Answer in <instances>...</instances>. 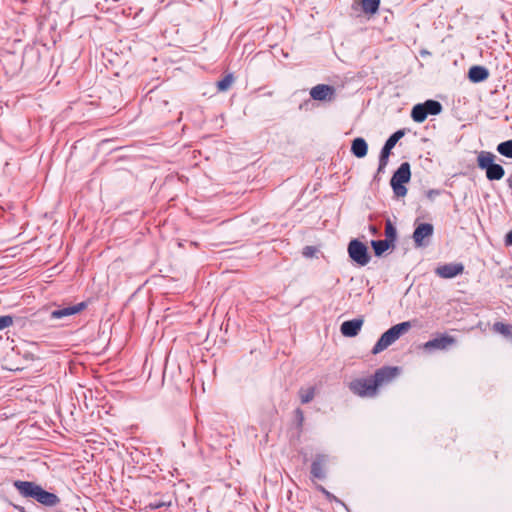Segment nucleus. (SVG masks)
I'll return each mask as SVG.
<instances>
[{
  "mask_svg": "<svg viewBox=\"0 0 512 512\" xmlns=\"http://www.w3.org/2000/svg\"><path fill=\"white\" fill-rule=\"evenodd\" d=\"M317 489L325 496V498L329 501V502H335L337 504H340L341 506L343 507H346L345 503L340 500L338 497H336L335 495H333L331 492H329L325 487H323L322 485H318L317 486Z\"/></svg>",
  "mask_w": 512,
  "mask_h": 512,
  "instance_id": "26",
  "label": "nucleus"
},
{
  "mask_svg": "<svg viewBox=\"0 0 512 512\" xmlns=\"http://www.w3.org/2000/svg\"><path fill=\"white\" fill-rule=\"evenodd\" d=\"M349 388L355 395L360 397H374L377 394V388L372 376L351 381Z\"/></svg>",
  "mask_w": 512,
  "mask_h": 512,
  "instance_id": "6",
  "label": "nucleus"
},
{
  "mask_svg": "<svg viewBox=\"0 0 512 512\" xmlns=\"http://www.w3.org/2000/svg\"><path fill=\"white\" fill-rule=\"evenodd\" d=\"M496 156L489 151H481L477 156V165L486 171V177L490 181L500 180L505 175V170L500 164L494 163Z\"/></svg>",
  "mask_w": 512,
  "mask_h": 512,
  "instance_id": "3",
  "label": "nucleus"
},
{
  "mask_svg": "<svg viewBox=\"0 0 512 512\" xmlns=\"http://www.w3.org/2000/svg\"><path fill=\"white\" fill-rule=\"evenodd\" d=\"M335 95V88L327 84H318L310 90L311 98L317 101H332Z\"/></svg>",
  "mask_w": 512,
  "mask_h": 512,
  "instance_id": "11",
  "label": "nucleus"
},
{
  "mask_svg": "<svg viewBox=\"0 0 512 512\" xmlns=\"http://www.w3.org/2000/svg\"><path fill=\"white\" fill-rule=\"evenodd\" d=\"M234 81V77L232 74L226 75L223 79L217 82V88L219 91L228 90Z\"/></svg>",
  "mask_w": 512,
  "mask_h": 512,
  "instance_id": "27",
  "label": "nucleus"
},
{
  "mask_svg": "<svg viewBox=\"0 0 512 512\" xmlns=\"http://www.w3.org/2000/svg\"><path fill=\"white\" fill-rule=\"evenodd\" d=\"M363 323L364 320L362 318L344 321L340 326V331L346 337H355L359 334Z\"/></svg>",
  "mask_w": 512,
  "mask_h": 512,
  "instance_id": "14",
  "label": "nucleus"
},
{
  "mask_svg": "<svg viewBox=\"0 0 512 512\" xmlns=\"http://www.w3.org/2000/svg\"><path fill=\"white\" fill-rule=\"evenodd\" d=\"M456 343V339L447 334H441L440 336L433 338L424 343L423 348L426 351L433 350H447Z\"/></svg>",
  "mask_w": 512,
  "mask_h": 512,
  "instance_id": "10",
  "label": "nucleus"
},
{
  "mask_svg": "<svg viewBox=\"0 0 512 512\" xmlns=\"http://www.w3.org/2000/svg\"><path fill=\"white\" fill-rule=\"evenodd\" d=\"M464 271V266L461 263H450L439 266L436 269V274L441 278L449 279L453 278Z\"/></svg>",
  "mask_w": 512,
  "mask_h": 512,
  "instance_id": "15",
  "label": "nucleus"
},
{
  "mask_svg": "<svg viewBox=\"0 0 512 512\" xmlns=\"http://www.w3.org/2000/svg\"><path fill=\"white\" fill-rule=\"evenodd\" d=\"M427 112L423 104H417L411 111L412 119L417 123H422L427 118Z\"/></svg>",
  "mask_w": 512,
  "mask_h": 512,
  "instance_id": "18",
  "label": "nucleus"
},
{
  "mask_svg": "<svg viewBox=\"0 0 512 512\" xmlns=\"http://www.w3.org/2000/svg\"><path fill=\"white\" fill-rule=\"evenodd\" d=\"M21 512H25L24 508H21Z\"/></svg>",
  "mask_w": 512,
  "mask_h": 512,
  "instance_id": "35",
  "label": "nucleus"
},
{
  "mask_svg": "<svg viewBox=\"0 0 512 512\" xmlns=\"http://www.w3.org/2000/svg\"><path fill=\"white\" fill-rule=\"evenodd\" d=\"M14 486L23 497H31L45 506H55L60 502L59 497L51 492L45 491L41 486L29 481H15Z\"/></svg>",
  "mask_w": 512,
  "mask_h": 512,
  "instance_id": "1",
  "label": "nucleus"
},
{
  "mask_svg": "<svg viewBox=\"0 0 512 512\" xmlns=\"http://www.w3.org/2000/svg\"><path fill=\"white\" fill-rule=\"evenodd\" d=\"M295 415H296L298 426L302 427L303 422H304V413H303V411L300 408H297L295 410Z\"/></svg>",
  "mask_w": 512,
  "mask_h": 512,
  "instance_id": "29",
  "label": "nucleus"
},
{
  "mask_svg": "<svg viewBox=\"0 0 512 512\" xmlns=\"http://www.w3.org/2000/svg\"><path fill=\"white\" fill-rule=\"evenodd\" d=\"M489 77V71L484 66L475 65L472 66L468 71V78L473 83H480L487 80Z\"/></svg>",
  "mask_w": 512,
  "mask_h": 512,
  "instance_id": "16",
  "label": "nucleus"
},
{
  "mask_svg": "<svg viewBox=\"0 0 512 512\" xmlns=\"http://www.w3.org/2000/svg\"><path fill=\"white\" fill-rule=\"evenodd\" d=\"M368 145L365 139L358 137L352 141L351 152L357 158H363L367 155Z\"/></svg>",
  "mask_w": 512,
  "mask_h": 512,
  "instance_id": "17",
  "label": "nucleus"
},
{
  "mask_svg": "<svg viewBox=\"0 0 512 512\" xmlns=\"http://www.w3.org/2000/svg\"><path fill=\"white\" fill-rule=\"evenodd\" d=\"M385 236L386 238L384 240L388 241L392 247H394V243L397 238V231L390 220H387L385 223Z\"/></svg>",
  "mask_w": 512,
  "mask_h": 512,
  "instance_id": "22",
  "label": "nucleus"
},
{
  "mask_svg": "<svg viewBox=\"0 0 512 512\" xmlns=\"http://www.w3.org/2000/svg\"><path fill=\"white\" fill-rule=\"evenodd\" d=\"M405 135L404 130H398L393 133L385 142L379 157V165H378V173L384 171L388 164L389 156L391 154V150L394 148L396 143Z\"/></svg>",
  "mask_w": 512,
  "mask_h": 512,
  "instance_id": "7",
  "label": "nucleus"
},
{
  "mask_svg": "<svg viewBox=\"0 0 512 512\" xmlns=\"http://www.w3.org/2000/svg\"><path fill=\"white\" fill-rule=\"evenodd\" d=\"M328 463V456L324 454H317L311 464V475L317 479H325L327 472L326 467Z\"/></svg>",
  "mask_w": 512,
  "mask_h": 512,
  "instance_id": "13",
  "label": "nucleus"
},
{
  "mask_svg": "<svg viewBox=\"0 0 512 512\" xmlns=\"http://www.w3.org/2000/svg\"><path fill=\"white\" fill-rule=\"evenodd\" d=\"M371 231H372L373 233H376V231H377V230H376V228H375L374 226H371Z\"/></svg>",
  "mask_w": 512,
  "mask_h": 512,
  "instance_id": "34",
  "label": "nucleus"
},
{
  "mask_svg": "<svg viewBox=\"0 0 512 512\" xmlns=\"http://www.w3.org/2000/svg\"><path fill=\"white\" fill-rule=\"evenodd\" d=\"M379 5H380V0H362L361 1L362 11L365 14H371V15L375 14L379 9Z\"/></svg>",
  "mask_w": 512,
  "mask_h": 512,
  "instance_id": "20",
  "label": "nucleus"
},
{
  "mask_svg": "<svg viewBox=\"0 0 512 512\" xmlns=\"http://www.w3.org/2000/svg\"><path fill=\"white\" fill-rule=\"evenodd\" d=\"M440 194V191L439 190H436V189H431V190H428L426 192V197L429 199V200H434V198L436 196H438Z\"/></svg>",
  "mask_w": 512,
  "mask_h": 512,
  "instance_id": "30",
  "label": "nucleus"
},
{
  "mask_svg": "<svg viewBox=\"0 0 512 512\" xmlns=\"http://www.w3.org/2000/svg\"><path fill=\"white\" fill-rule=\"evenodd\" d=\"M425 107L427 115H438L442 111V105L436 100H427L422 103Z\"/></svg>",
  "mask_w": 512,
  "mask_h": 512,
  "instance_id": "21",
  "label": "nucleus"
},
{
  "mask_svg": "<svg viewBox=\"0 0 512 512\" xmlns=\"http://www.w3.org/2000/svg\"><path fill=\"white\" fill-rule=\"evenodd\" d=\"M399 374L398 367L385 366L375 371L372 376L376 388L390 383Z\"/></svg>",
  "mask_w": 512,
  "mask_h": 512,
  "instance_id": "9",
  "label": "nucleus"
},
{
  "mask_svg": "<svg viewBox=\"0 0 512 512\" xmlns=\"http://www.w3.org/2000/svg\"><path fill=\"white\" fill-rule=\"evenodd\" d=\"M347 251L351 260L360 266L367 265L371 259L368 247L358 239L349 242Z\"/></svg>",
  "mask_w": 512,
  "mask_h": 512,
  "instance_id": "5",
  "label": "nucleus"
},
{
  "mask_svg": "<svg viewBox=\"0 0 512 512\" xmlns=\"http://www.w3.org/2000/svg\"><path fill=\"white\" fill-rule=\"evenodd\" d=\"M315 396V388L309 387V388H301L299 390V397L302 404H307L311 402L314 399Z\"/></svg>",
  "mask_w": 512,
  "mask_h": 512,
  "instance_id": "24",
  "label": "nucleus"
},
{
  "mask_svg": "<svg viewBox=\"0 0 512 512\" xmlns=\"http://www.w3.org/2000/svg\"><path fill=\"white\" fill-rule=\"evenodd\" d=\"M86 307H87L86 302H80L78 304L70 305V306L58 307L57 309L51 311L50 319L51 320H60L65 317L77 314V313L83 311Z\"/></svg>",
  "mask_w": 512,
  "mask_h": 512,
  "instance_id": "12",
  "label": "nucleus"
},
{
  "mask_svg": "<svg viewBox=\"0 0 512 512\" xmlns=\"http://www.w3.org/2000/svg\"><path fill=\"white\" fill-rule=\"evenodd\" d=\"M497 151L502 156L512 158V140H507L498 144Z\"/></svg>",
  "mask_w": 512,
  "mask_h": 512,
  "instance_id": "25",
  "label": "nucleus"
},
{
  "mask_svg": "<svg viewBox=\"0 0 512 512\" xmlns=\"http://www.w3.org/2000/svg\"><path fill=\"white\" fill-rule=\"evenodd\" d=\"M411 178V170L410 164L408 162H403L399 168L394 172L390 184L393 189L394 194L397 197H404L407 194V188L404 186L405 183H408Z\"/></svg>",
  "mask_w": 512,
  "mask_h": 512,
  "instance_id": "4",
  "label": "nucleus"
},
{
  "mask_svg": "<svg viewBox=\"0 0 512 512\" xmlns=\"http://www.w3.org/2000/svg\"><path fill=\"white\" fill-rule=\"evenodd\" d=\"M507 184L512 189V175L507 179Z\"/></svg>",
  "mask_w": 512,
  "mask_h": 512,
  "instance_id": "33",
  "label": "nucleus"
},
{
  "mask_svg": "<svg viewBox=\"0 0 512 512\" xmlns=\"http://www.w3.org/2000/svg\"><path fill=\"white\" fill-rule=\"evenodd\" d=\"M411 327V322L405 321L389 328L386 332H384L381 335V337L374 345L372 349V354L376 355L387 349L390 345L396 342L403 334L407 333L411 329Z\"/></svg>",
  "mask_w": 512,
  "mask_h": 512,
  "instance_id": "2",
  "label": "nucleus"
},
{
  "mask_svg": "<svg viewBox=\"0 0 512 512\" xmlns=\"http://www.w3.org/2000/svg\"><path fill=\"white\" fill-rule=\"evenodd\" d=\"M310 253H311V247H309V246L305 247L304 255L308 256V255H310Z\"/></svg>",
  "mask_w": 512,
  "mask_h": 512,
  "instance_id": "32",
  "label": "nucleus"
},
{
  "mask_svg": "<svg viewBox=\"0 0 512 512\" xmlns=\"http://www.w3.org/2000/svg\"><path fill=\"white\" fill-rule=\"evenodd\" d=\"M505 243L507 245H512V230L506 234Z\"/></svg>",
  "mask_w": 512,
  "mask_h": 512,
  "instance_id": "31",
  "label": "nucleus"
},
{
  "mask_svg": "<svg viewBox=\"0 0 512 512\" xmlns=\"http://www.w3.org/2000/svg\"><path fill=\"white\" fill-rule=\"evenodd\" d=\"M371 245L376 256H381L386 250L392 247L386 240H373Z\"/></svg>",
  "mask_w": 512,
  "mask_h": 512,
  "instance_id": "23",
  "label": "nucleus"
},
{
  "mask_svg": "<svg viewBox=\"0 0 512 512\" xmlns=\"http://www.w3.org/2000/svg\"><path fill=\"white\" fill-rule=\"evenodd\" d=\"M493 330L505 338L512 340V325L496 322L493 324Z\"/></svg>",
  "mask_w": 512,
  "mask_h": 512,
  "instance_id": "19",
  "label": "nucleus"
},
{
  "mask_svg": "<svg viewBox=\"0 0 512 512\" xmlns=\"http://www.w3.org/2000/svg\"><path fill=\"white\" fill-rule=\"evenodd\" d=\"M434 227L430 223H420L413 232V241L416 247H425L428 245V239L432 237Z\"/></svg>",
  "mask_w": 512,
  "mask_h": 512,
  "instance_id": "8",
  "label": "nucleus"
},
{
  "mask_svg": "<svg viewBox=\"0 0 512 512\" xmlns=\"http://www.w3.org/2000/svg\"><path fill=\"white\" fill-rule=\"evenodd\" d=\"M13 324V318L9 315L0 316V331L11 326Z\"/></svg>",
  "mask_w": 512,
  "mask_h": 512,
  "instance_id": "28",
  "label": "nucleus"
}]
</instances>
